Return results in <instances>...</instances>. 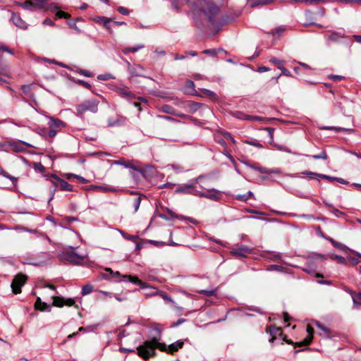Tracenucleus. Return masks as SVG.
<instances>
[{"instance_id": "nucleus-1", "label": "nucleus", "mask_w": 361, "mask_h": 361, "mask_svg": "<svg viewBox=\"0 0 361 361\" xmlns=\"http://www.w3.org/2000/svg\"><path fill=\"white\" fill-rule=\"evenodd\" d=\"M160 336L154 337L150 341H146L142 345L137 348V354L144 360H147L150 357L156 355V348L161 351L166 350V345L164 343H159Z\"/></svg>"}, {"instance_id": "nucleus-2", "label": "nucleus", "mask_w": 361, "mask_h": 361, "mask_svg": "<svg viewBox=\"0 0 361 361\" xmlns=\"http://www.w3.org/2000/svg\"><path fill=\"white\" fill-rule=\"evenodd\" d=\"M64 259L74 264H82L87 257L86 252H78L73 247H69L63 252Z\"/></svg>"}, {"instance_id": "nucleus-3", "label": "nucleus", "mask_w": 361, "mask_h": 361, "mask_svg": "<svg viewBox=\"0 0 361 361\" xmlns=\"http://www.w3.org/2000/svg\"><path fill=\"white\" fill-rule=\"evenodd\" d=\"M203 13L207 17L209 22L214 25L221 23L219 9L213 3L208 2L205 6H202Z\"/></svg>"}, {"instance_id": "nucleus-4", "label": "nucleus", "mask_w": 361, "mask_h": 361, "mask_svg": "<svg viewBox=\"0 0 361 361\" xmlns=\"http://www.w3.org/2000/svg\"><path fill=\"white\" fill-rule=\"evenodd\" d=\"M202 178L198 177L197 178L192 180L190 183L185 184L176 190V193H185L191 194L197 196L199 188L197 184L201 183Z\"/></svg>"}, {"instance_id": "nucleus-5", "label": "nucleus", "mask_w": 361, "mask_h": 361, "mask_svg": "<svg viewBox=\"0 0 361 361\" xmlns=\"http://www.w3.org/2000/svg\"><path fill=\"white\" fill-rule=\"evenodd\" d=\"M98 104L99 101L95 99L85 100L80 104L78 105L76 109L78 114L80 116L84 114L87 111L94 114L98 111Z\"/></svg>"}, {"instance_id": "nucleus-6", "label": "nucleus", "mask_w": 361, "mask_h": 361, "mask_svg": "<svg viewBox=\"0 0 361 361\" xmlns=\"http://www.w3.org/2000/svg\"><path fill=\"white\" fill-rule=\"evenodd\" d=\"M53 186L50 188L51 197L49 201L54 198V193L57 187H60L61 190L63 191H71L73 190V186L66 180L56 178L54 181H52Z\"/></svg>"}, {"instance_id": "nucleus-7", "label": "nucleus", "mask_w": 361, "mask_h": 361, "mask_svg": "<svg viewBox=\"0 0 361 361\" xmlns=\"http://www.w3.org/2000/svg\"><path fill=\"white\" fill-rule=\"evenodd\" d=\"M26 281L27 276L23 274L20 273L15 276L11 285L12 292L16 295L21 293V287L24 286Z\"/></svg>"}, {"instance_id": "nucleus-8", "label": "nucleus", "mask_w": 361, "mask_h": 361, "mask_svg": "<svg viewBox=\"0 0 361 361\" xmlns=\"http://www.w3.org/2000/svg\"><path fill=\"white\" fill-rule=\"evenodd\" d=\"M197 193V196L206 197L215 201L219 200L221 196L220 192L214 188L208 189L205 191L200 190Z\"/></svg>"}, {"instance_id": "nucleus-9", "label": "nucleus", "mask_w": 361, "mask_h": 361, "mask_svg": "<svg viewBox=\"0 0 361 361\" xmlns=\"http://www.w3.org/2000/svg\"><path fill=\"white\" fill-rule=\"evenodd\" d=\"M8 145L15 152H21L25 151L27 147H33L32 145L21 140L9 142Z\"/></svg>"}, {"instance_id": "nucleus-10", "label": "nucleus", "mask_w": 361, "mask_h": 361, "mask_svg": "<svg viewBox=\"0 0 361 361\" xmlns=\"http://www.w3.org/2000/svg\"><path fill=\"white\" fill-rule=\"evenodd\" d=\"M75 304V300L72 298H64L61 297H53V305L62 307L66 306H73Z\"/></svg>"}, {"instance_id": "nucleus-11", "label": "nucleus", "mask_w": 361, "mask_h": 361, "mask_svg": "<svg viewBox=\"0 0 361 361\" xmlns=\"http://www.w3.org/2000/svg\"><path fill=\"white\" fill-rule=\"evenodd\" d=\"M127 118L121 115H117L115 119L109 118L108 119V126L114 127V126H123L126 124Z\"/></svg>"}, {"instance_id": "nucleus-12", "label": "nucleus", "mask_w": 361, "mask_h": 361, "mask_svg": "<svg viewBox=\"0 0 361 361\" xmlns=\"http://www.w3.org/2000/svg\"><path fill=\"white\" fill-rule=\"evenodd\" d=\"M128 71L132 76H140L143 77L144 68L140 65L130 66V63L128 62Z\"/></svg>"}, {"instance_id": "nucleus-13", "label": "nucleus", "mask_w": 361, "mask_h": 361, "mask_svg": "<svg viewBox=\"0 0 361 361\" xmlns=\"http://www.w3.org/2000/svg\"><path fill=\"white\" fill-rule=\"evenodd\" d=\"M307 332L308 336L300 343H296V345L298 346H305L310 344L313 338V333L314 329L310 325H307Z\"/></svg>"}, {"instance_id": "nucleus-14", "label": "nucleus", "mask_w": 361, "mask_h": 361, "mask_svg": "<svg viewBox=\"0 0 361 361\" xmlns=\"http://www.w3.org/2000/svg\"><path fill=\"white\" fill-rule=\"evenodd\" d=\"M262 257L271 261H281V254L279 252L272 251H265L262 255Z\"/></svg>"}, {"instance_id": "nucleus-15", "label": "nucleus", "mask_w": 361, "mask_h": 361, "mask_svg": "<svg viewBox=\"0 0 361 361\" xmlns=\"http://www.w3.org/2000/svg\"><path fill=\"white\" fill-rule=\"evenodd\" d=\"M267 332L269 333L270 335L271 336V338L269 339V342L271 343H273L277 335H282V330L281 328L272 326L267 329Z\"/></svg>"}, {"instance_id": "nucleus-16", "label": "nucleus", "mask_w": 361, "mask_h": 361, "mask_svg": "<svg viewBox=\"0 0 361 361\" xmlns=\"http://www.w3.org/2000/svg\"><path fill=\"white\" fill-rule=\"evenodd\" d=\"M94 20L99 24H102L109 32H111V28L110 27V22L111 19L107 17L103 16H97L94 18Z\"/></svg>"}, {"instance_id": "nucleus-17", "label": "nucleus", "mask_w": 361, "mask_h": 361, "mask_svg": "<svg viewBox=\"0 0 361 361\" xmlns=\"http://www.w3.org/2000/svg\"><path fill=\"white\" fill-rule=\"evenodd\" d=\"M183 343H184L183 341H177L175 343L169 345L168 347L166 346V350L164 352H168L171 354H173L181 348L183 346Z\"/></svg>"}, {"instance_id": "nucleus-18", "label": "nucleus", "mask_w": 361, "mask_h": 361, "mask_svg": "<svg viewBox=\"0 0 361 361\" xmlns=\"http://www.w3.org/2000/svg\"><path fill=\"white\" fill-rule=\"evenodd\" d=\"M11 20L18 27L22 29H26L27 27L26 23L18 15L13 13Z\"/></svg>"}, {"instance_id": "nucleus-19", "label": "nucleus", "mask_w": 361, "mask_h": 361, "mask_svg": "<svg viewBox=\"0 0 361 361\" xmlns=\"http://www.w3.org/2000/svg\"><path fill=\"white\" fill-rule=\"evenodd\" d=\"M251 253V250L246 246H242L236 250H233L231 254L239 257H245V254Z\"/></svg>"}, {"instance_id": "nucleus-20", "label": "nucleus", "mask_w": 361, "mask_h": 361, "mask_svg": "<svg viewBox=\"0 0 361 361\" xmlns=\"http://www.w3.org/2000/svg\"><path fill=\"white\" fill-rule=\"evenodd\" d=\"M35 307L36 309L39 310L41 311H51V307L46 302H43L41 300L40 298H37L36 302L35 303Z\"/></svg>"}, {"instance_id": "nucleus-21", "label": "nucleus", "mask_w": 361, "mask_h": 361, "mask_svg": "<svg viewBox=\"0 0 361 361\" xmlns=\"http://www.w3.org/2000/svg\"><path fill=\"white\" fill-rule=\"evenodd\" d=\"M48 118L50 120L49 127L51 128H63L65 126V123L62 121L59 120V118H55L51 116H49Z\"/></svg>"}, {"instance_id": "nucleus-22", "label": "nucleus", "mask_w": 361, "mask_h": 361, "mask_svg": "<svg viewBox=\"0 0 361 361\" xmlns=\"http://www.w3.org/2000/svg\"><path fill=\"white\" fill-rule=\"evenodd\" d=\"M122 277H123V279H128L129 280V281L140 286L142 288H147L148 287L145 283H144L142 281H140L136 276L125 275V276H123Z\"/></svg>"}, {"instance_id": "nucleus-23", "label": "nucleus", "mask_w": 361, "mask_h": 361, "mask_svg": "<svg viewBox=\"0 0 361 361\" xmlns=\"http://www.w3.org/2000/svg\"><path fill=\"white\" fill-rule=\"evenodd\" d=\"M235 117L238 118H240V119H245V120H249V121H262L264 120V118L259 117V116H250V115L242 116L241 113H237L235 114Z\"/></svg>"}, {"instance_id": "nucleus-24", "label": "nucleus", "mask_w": 361, "mask_h": 361, "mask_svg": "<svg viewBox=\"0 0 361 361\" xmlns=\"http://www.w3.org/2000/svg\"><path fill=\"white\" fill-rule=\"evenodd\" d=\"M133 161H126L123 159L118 160L115 161V164L117 165H121L125 166L126 168H130L135 171H139L138 169L133 165Z\"/></svg>"}, {"instance_id": "nucleus-25", "label": "nucleus", "mask_w": 361, "mask_h": 361, "mask_svg": "<svg viewBox=\"0 0 361 361\" xmlns=\"http://www.w3.org/2000/svg\"><path fill=\"white\" fill-rule=\"evenodd\" d=\"M159 109V111L166 114L177 115V114H176V110L171 106L168 104H164L160 106ZM178 116H180L181 115L178 114Z\"/></svg>"}, {"instance_id": "nucleus-26", "label": "nucleus", "mask_w": 361, "mask_h": 361, "mask_svg": "<svg viewBox=\"0 0 361 361\" xmlns=\"http://www.w3.org/2000/svg\"><path fill=\"white\" fill-rule=\"evenodd\" d=\"M144 47H145V46L143 44H138L133 47H125V48L122 49L121 51L124 54H127L129 52H133V53L137 52L139 50L143 49Z\"/></svg>"}, {"instance_id": "nucleus-27", "label": "nucleus", "mask_w": 361, "mask_h": 361, "mask_svg": "<svg viewBox=\"0 0 361 361\" xmlns=\"http://www.w3.org/2000/svg\"><path fill=\"white\" fill-rule=\"evenodd\" d=\"M90 189L94 190H99L102 192H115L116 191V190L114 188H111V187L101 186V185H91Z\"/></svg>"}, {"instance_id": "nucleus-28", "label": "nucleus", "mask_w": 361, "mask_h": 361, "mask_svg": "<svg viewBox=\"0 0 361 361\" xmlns=\"http://www.w3.org/2000/svg\"><path fill=\"white\" fill-rule=\"evenodd\" d=\"M118 93L122 97L126 98L128 99L135 98V95L132 92L124 88L119 89L118 90Z\"/></svg>"}, {"instance_id": "nucleus-29", "label": "nucleus", "mask_w": 361, "mask_h": 361, "mask_svg": "<svg viewBox=\"0 0 361 361\" xmlns=\"http://www.w3.org/2000/svg\"><path fill=\"white\" fill-rule=\"evenodd\" d=\"M106 273L102 274V276L106 279H110L120 276V273L118 271L114 272L110 268L106 269Z\"/></svg>"}, {"instance_id": "nucleus-30", "label": "nucleus", "mask_w": 361, "mask_h": 361, "mask_svg": "<svg viewBox=\"0 0 361 361\" xmlns=\"http://www.w3.org/2000/svg\"><path fill=\"white\" fill-rule=\"evenodd\" d=\"M329 240L331 243V244L337 249L342 250L343 252H345L346 250H349L348 247L345 245L344 244H342L341 243H338L334 240L333 238H329Z\"/></svg>"}, {"instance_id": "nucleus-31", "label": "nucleus", "mask_w": 361, "mask_h": 361, "mask_svg": "<svg viewBox=\"0 0 361 361\" xmlns=\"http://www.w3.org/2000/svg\"><path fill=\"white\" fill-rule=\"evenodd\" d=\"M195 84L192 80H188L185 82V91L189 93L194 94L195 92V90L194 89Z\"/></svg>"}, {"instance_id": "nucleus-32", "label": "nucleus", "mask_w": 361, "mask_h": 361, "mask_svg": "<svg viewBox=\"0 0 361 361\" xmlns=\"http://www.w3.org/2000/svg\"><path fill=\"white\" fill-rule=\"evenodd\" d=\"M202 104H200V103H198V102H190L188 104V107L189 109V111L191 113H194L196 111H197L199 109V108L202 106Z\"/></svg>"}, {"instance_id": "nucleus-33", "label": "nucleus", "mask_w": 361, "mask_h": 361, "mask_svg": "<svg viewBox=\"0 0 361 361\" xmlns=\"http://www.w3.org/2000/svg\"><path fill=\"white\" fill-rule=\"evenodd\" d=\"M201 91L205 96L208 97L212 100H216L218 99L216 94L211 90L207 89H202Z\"/></svg>"}, {"instance_id": "nucleus-34", "label": "nucleus", "mask_w": 361, "mask_h": 361, "mask_svg": "<svg viewBox=\"0 0 361 361\" xmlns=\"http://www.w3.org/2000/svg\"><path fill=\"white\" fill-rule=\"evenodd\" d=\"M159 295L165 301L166 303L171 302L176 306V302L167 293L160 290Z\"/></svg>"}, {"instance_id": "nucleus-35", "label": "nucleus", "mask_w": 361, "mask_h": 361, "mask_svg": "<svg viewBox=\"0 0 361 361\" xmlns=\"http://www.w3.org/2000/svg\"><path fill=\"white\" fill-rule=\"evenodd\" d=\"M252 195H253V193L251 191H249V192H247L245 194L236 195L235 196V199L238 200H240V201L245 202L249 198H250Z\"/></svg>"}, {"instance_id": "nucleus-36", "label": "nucleus", "mask_w": 361, "mask_h": 361, "mask_svg": "<svg viewBox=\"0 0 361 361\" xmlns=\"http://www.w3.org/2000/svg\"><path fill=\"white\" fill-rule=\"evenodd\" d=\"M267 271H286V268L284 267L280 266V265H270L267 268Z\"/></svg>"}, {"instance_id": "nucleus-37", "label": "nucleus", "mask_w": 361, "mask_h": 361, "mask_svg": "<svg viewBox=\"0 0 361 361\" xmlns=\"http://www.w3.org/2000/svg\"><path fill=\"white\" fill-rule=\"evenodd\" d=\"M32 2L34 6H36L39 8H46L47 0H34Z\"/></svg>"}, {"instance_id": "nucleus-38", "label": "nucleus", "mask_w": 361, "mask_h": 361, "mask_svg": "<svg viewBox=\"0 0 361 361\" xmlns=\"http://www.w3.org/2000/svg\"><path fill=\"white\" fill-rule=\"evenodd\" d=\"M329 257L331 259H336L337 260V262L339 263V264H346V259L342 257V256H339V255H329Z\"/></svg>"}, {"instance_id": "nucleus-39", "label": "nucleus", "mask_w": 361, "mask_h": 361, "mask_svg": "<svg viewBox=\"0 0 361 361\" xmlns=\"http://www.w3.org/2000/svg\"><path fill=\"white\" fill-rule=\"evenodd\" d=\"M265 130L268 132L269 136L270 137V141H269L270 144L276 146L278 149H281V148L280 147L274 145V128H267Z\"/></svg>"}, {"instance_id": "nucleus-40", "label": "nucleus", "mask_w": 361, "mask_h": 361, "mask_svg": "<svg viewBox=\"0 0 361 361\" xmlns=\"http://www.w3.org/2000/svg\"><path fill=\"white\" fill-rule=\"evenodd\" d=\"M92 290L93 286L92 285L87 284L82 287L81 293L82 295H86L91 293Z\"/></svg>"}, {"instance_id": "nucleus-41", "label": "nucleus", "mask_w": 361, "mask_h": 361, "mask_svg": "<svg viewBox=\"0 0 361 361\" xmlns=\"http://www.w3.org/2000/svg\"><path fill=\"white\" fill-rule=\"evenodd\" d=\"M323 129H329V130H335L336 131H345L347 133H354L355 130L350 128H336V127H324Z\"/></svg>"}, {"instance_id": "nucleus-42", "label": "nucleus", "mask_w": 361, "mask_h": 361, "mask_svg": "<svg viewBox=\"0 0 361 361\" xmlns=\"http://www.w3.org/2000/svg\"><path fill=\"white\" fill-rule=\"evenodd\" d=\"M312 157L314 159H324V160H326L328 158L326 152L324 149L322 150L319 154L313 155Z\"/></svg>"}, {"instance_id": "nucleus-43", "label": "nucleus", "mask_w": 361, "mask_h": 361, "mask_svg": "<svg viewBox=\"0 0 361 361\" xmlns=\"http://www.w3.org/2000/svg\"><path fill=\"white\" fill-rule=\"evenodd\" d=\"M302 173L304 175H307L310 179L320 178V176H321L320 173H314V172H312V171H303Z\"/></svg>"}, {"instance_id": "nucleus-44", "label": "nucleus", "mask_w": 361, "mask_h": 361, "mask_svg": "<svg viewBox=\"0 0 361 361\" xmlns=\"http://www.w3.org/2000/svg\"><path fill=\"white\" fill-rule=\"evenodd\" d=\"M140 202H141L140 197H137L133 199V207H134L135 212H136L138 210L140 205Z\"/></svg>"}, {"instance_id": "nucleus-45", "label": "nucleus", "mask_w": 361, "mask_h": 361, "mask_svg": "<svg viewBox=\"0 0 361 361\" xmlns=\"http://www.w3.org/2000/svg\"><path fill=\"white\" fill-rule=\"evenodd\" d=\"M274 0H259V1H255L254 3H252L251 4V6L252 7H255V6H259V5H266V4H269L270 3H271Z\"/></svg>"}, {"instance_id": "nucleus-46", "label": "nucleus", "mask_w": 361, "mask_h": 361, "mask_svg": "<svg viewBox=\"0 0 361 361\" xmlns=\"http://www.w3.org/2000/svg\"><path fill=\"white\" fill-rule=\"evenodd\" d=\"M167 167L172 169L177 173L182 172L184 170L183 168L179 164L168 165Z\"/></svg>"}, {"instance_id": "nucleus-47", "label": "nucleus", "mask_w": 361, "mask_h": 361, "mask_svg": "<svg viewBox=\"0 0 361 361\" xmlns=\"http://www.w3.org/2000/svg\"><path fill=\"white\" fill-rule=\"evenodd\" d=\"M56 18H69L71 17L70 14H68V13H65V12L59 11V10L56 11Z\"/></svg>"}, {"instance_id": "nucleus-48", "label": "nucleus", "mask_w": 361, "mask_h": 361, "mask_svg": "<svg viewBox=\"0 0 361 361\" xmlns=\"http://www.w3.org/2000/svg\"><path fill=\"white\" fill-rule=\"evenodd\" d=\"M220 49H205L203 51V53L205 54H209L211 56H215L219 52H220Z\"/></svg>"}, {"instance_id": "nucleus-49", "label": "nucleus", "mask_w": 361, "mask_h": 361, "mask_svg": "<svg viewBox=\"0 0 361 361\" xmlns=\"http://www.w3.org/2000/svg\"><path fill=\"white\" fill-rule=\"evenodd\" d=\"M199 293L204 294L207 296H212L215 294L216 290L211 289V290H200L198 291Z\"/></svg>"}, {"instance_id": "nucleus-50", "label": "nucleus", "mask_w": 361, "mask_h": 361, "mask_svg": "<svg viewBox=\"0 0 361 361\" xmlns=\"http://www.w3.org/2000/svg\"><path fill=\"white\" fill-rule=\"evenodd\" d=\"M151 288L152 289L150 292L149 293H147L145 294V298H149V297H152V296H156V295H159V291L160 290H157L154 287H151Z\"/></svg>"}, {"instance_id": "nucleus-51", "label": "nucleus", "mask_w": 361, "mask_h": 361, "mask_svg": "<svg viewBox=\"0 0 361 361\" xmlns=\"http://www.w3.org/2000/svg\"><path fill=\"white\" fill-rule=\"evenodd\" d=\"M0 174H1L3 176L11 180L13 183L17 182L16 178L9 175L7 172H6L5 171H4L2 169L0 171Z\"/></svg>"}, {"instance_id": "nucleus-52", "label": "nucleus", "mask_w": 361, "mask_h": 361, "mask_svg": "<svg viewBox=\"0 0 361 361\" xmlns=\"http://www.w3.org/2000/svg\"><path fill=\"white\" fill-rule=\"evenodd\" d=\"M295 1L301 2V3L313 4H319L320 2H324L326 0H295Z\"/></svg>"}, {"instance_id": "nucleus-53", "label": "nucleus", "mask_w": 361, "mask_h": 361, "mask_svg": "<svg viewBox=\"0 0 361 361\" xmlns=\"http://www.w3.org/2000/svg\"><path fill=\"white\" fill-rule=\"evenodd\" d=\"M46 8L49 9L51 11H57L60 8V7L56 4H47Z\"/></svg>"}, {"instance_id": "nucleus-54", "label": "nucleus", "mask_w": 361, "mask_h": 361, "mask_svg": "<svg viewBox=\"0 0 361 361\" xmlns=\"http://www.w3.org/2000/svg\"><path fill=\"white\" fill-rule=\"evenodd\" d=\"M269 62L271 63L276 64L278 66H282V65L284 63L283 61L278 60L274 57H271L269 59Z\"/></svg>"}, {"instance_id": "nucleus-55", "label": "nucleus", "mask_w": 361, "mask_h": 361, "mask_svg": "<svg viewBox=\"0 0 361 361\" xmlns=\"http://www.w3.org/2000/svg\"><path fill=\"white\" fill-rule=\"evenodd\" d=\"M13 229L16 231H27V232H30V233H36L37 232L36 230H31L27 228L18 226L14 227Z\"/></svg>"}, {"instance_id": "nucleus-56", "label": "nucleus", "mask_w": 361, "mask_h": 361, "mask_svg": "<svg viewBox=\"0 0 361 361\" xmlns=\"http://www.w3.org/2000/svg\"><path fill=\"white\" fill-rule=\"evenodd\" d=\"M23 8L25 9H30L31 6H34L33 2L32 1H26L20 4Z\"/></svg>"}, {"instance_id": "nucleus-57", "label": "nucleus", "mask_w": 361, "mask_h": 361, "mask_svg": "<svg viewBox=\"0 0 361 361\" xmlns=\"http://www.w3.org/2000/svg\"><path fill=\"white\" fill-rule=\"evenodd\" d=\"M0 51L8 52L11 55L14 54V52L11 49L2 44H0Z\"/></svg>"}, {"instance_id": "nucleus-58", "label": "nucleus", "mask_w": 361, "mask_h": 361, "mask_svg": "<svg viewBox=\"0 0 361 361\" xmlns=\"http://www.w3.org/2000/svg\"><path fill=\"white\" fill-rule=\"evenodd\" d=\"M353 300L355 304L361 305V293H357L353 297Z\"/></svg>"}, {"instance_id": "nucleus-59", "label": "nucleus", "mask_w": 361, "mask_h": 361, "mask_svg": "<svg viewBox=\"0 0 361 361\" xmlns=\"http://www.w3.org/2000/svg\"><path fill=\"white\" fill-rule=\"evenodd\" d=\"M278 68L281 71V75H286V76H291L290 72L284 68L283 66H278Z\"/></svg>"}, {"instance_id": "nucleus-60", "label": "nucleus", "mask_w": 361, "mask_h": 361, "mask_svg": "<svg viewBox=\"0 0 361 361\" xmlns=\"http://www.w3.org/2000/svg\"><path fill=\"white\" fill-rule=\"evenodd\" d=\"M223 135L226 139L230 140L232 143L235 142V139L231 136V135L229 133L224 132V133H223Z\"/></svg>"}, {"instance_id": "nucleus-61", "label": "nucleus", "mask_w": 361, "mask_h": 361, "mask_svg": "<svg viewBox=\"0 0 361 361\" xmlns=\"http://www.w3.org/2000/svg\"><path fill=\"white\" fill-rule=\"evenodd\" d=\"M320 178L327 180L330 182H333L336 180V177L329 176L327 175L321 174Z\"/></svg>"}, {"instance_id": "nucleus-62", "label": "nucleus", "mask_w": 361, "mask_h": 361, "mask_svg": "<svg viewBox=\"0 0 361 361\" xmlns=\"http://www.w3.org/2000/svg\"><path fill=\"white\" fill-rule=\"evenodd\" d=\"M118 11L123 15H127L129 13V11L124 7L120 6L117 8Z\"/></svg>"}, {"instance_id": "nucleus-63", "label": "nucleus", "mask_w": 361, "mask_h": 361, "mask_svg": "<svg viewBox=\"0 0 361 361\" xmlns=\"http://www.w3.org/2000/svg\"><path fill=\"white\" fill-rule=\"evenodd\" d=\"M332 212L337 217H341L343 216V213L337 209H334Z\"/></svg>"}, {"instance_id": "nucleus-64", "label": "nucleus", "mask_w": 361, "mask_h": 361, "mask_svg": "<svg viewBox=\"0 0 361 361\" xmlns=\"http://www.w3.org/2000/svg\"><path fill=\"white\" fill-rule=\"evenodd\" d=\"M77 218L75 217H66L64 219H63V221L64 223H67V224H71V222L73 221H77Z\"/></svg>"}]
</instances>
